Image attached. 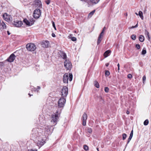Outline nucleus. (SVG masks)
<instances>
[{
  "instance_id": "f257e3e1",
  "label": "nucleus",
  "mask_w": 151,
  "mask_h": 151,
  "mask_svg": "<svg viewBox=\"0 0 151 151\" xmlns=\"http://www.w3.org/2000/svg\"><path fill=\"white\" fill-rule=\"evenodd\" d=\"M32 132H34L33 133L32 135L34 137H36V138L35 143L40 148L45 143V140L41 136L43 135V134L42 133V130L38 128H35L33 129Z\"/></svg>"
},
{
  "instance_id": "f03ea898",
  "label": "nucleus",
  "mask_w": 151,
  "mask_h": 151,
  "mask_svg": "<svg viewBox=\"0 0 151 151\" xmlns=\"http://www.w3.org/2000/svg\"><path fill=\"white\" fill-rule=\"evenodd\" d=\"M60 113L61 111H59L57 110L55 114H53L51 115L52 120L51 122V123H53L52 126L55 125L57 124Z\"/></svg>"
},
{
  "instance_id": "7ed1b4c3",
  "label": "nucleus",
  "mask_w": 151,
  "mask_h": 151,
  "mask_svg": "<svg viewBox=\"0 0 151 151\" xmlns=\"http://www.w3.org/2000/svg\"><path fill=\"white\" fill-rule=\"evenodd\" d=\"M26 48L28 50L32 51L36 49V46L33 43H29L26 45Z\"/></svg>"
},
{
  "instance_id": "20e7f679",
  "label": "nucleus",
  "mask_w": 151,
  "mask_h": 151,
  "mask_svg": "<svg viewBox=\"0 0 151 151\" xmlns=\"http://www.w3.org/2000/svg\"><path fill=\"white\" fill-rule=\"evenodd\" d=\"M66 99L63 97L60 98L58 100V106L59 108H63L65 103Z\"/></svg>"
},
{
  "instance_id": "39448f33",
  "label": "nucleus",
  "mask_w": 151,
  "mask_h": 151,
  "mask_svg": "<svg viewBox=\"0 0 151 151\" xmlns=\"http://www.w3.org/2000/svg\"><path fill=\"white\" fill-rule=\"evenodd\" d=\"M68 88L66 86L63 87L61 91V93L62 96L63 97H66L67 96L68 94Z\"/></svg>"
},
{
  "instance_id": "423d86ee",
  "label": "nucleus",
  "mask_w": 151,
  "mask_h": 151,
  "mask_svg": "<svg viewBox=\"0 0 151 151\" xmlns=\"http://www.w3.org/2000/svg\"><path fill=\"white\" fill-rule=\"evenodd\" d=\"M41 14L40 10L38 9H36L34 11L33 16L35 18H38Z\"/></svg>"
},
{
  "instance_id": "0eeeda50",
  "label": "nucleus",
  "mask_w": 151,
  "mask_h": 151,
  "mask_svg": "<svg viewBox=\"0 0 151 151\" xmlns=\"http://www.w3.org/2000/svg\"><path fill=\"white\" fill-rule=\"evenodd\" d=\"M64 66L67 70H71L72 67L71 63L69 60H66L64 62Z\"/></svg>"
},
{
  "instance_id": "6e6552de",
  "label": "nucleus",
  "mask_w": 151,
  "mask_h": 151,
  "mask_svg": "<svg viewBox=\"0 0 151 151\" xmlns=\"http://www.w3.org/2000/svg\"><path fill=\"white\" fill-rule=\"evenodd\" d=\"M3 17L4 19L7 22L11 21L12 20V18L11 16L5 13L3 15Z\"/></svg>"
},
{
  "instance_id": "1a4fd4ad",
  "label": "nucleus",
  "mask_w": 151,
  "mask_h": 151,
  "mask_svg": "<svg viewBox=\"0 0 151 151\" xmlns=\"http://www.w3.org/2000/svg\"><path fill=\"white\" fill-rule=\"evenodd\" d=\"M52 126H47L45 127V134L49 135L51 134L53 131V129H51Z\"/></svg>"
},
{
  "instance_id": "9d476101",
  "label": "nucleus",
  "mask_w": 151,
  "mask_h": 151,
  "mask_svg": "<svg viewBox=\"0 0 151 151\" xmlns=\"http://www.w3.org/2000/svg\"><path fill=\"white\" fill-rule=\"evenodd\" d=\"M13 25L16 27H20L22 24V22L21 21L19 20H16L14 21L13 23Z\"/></svg>"
},
{
  "instance_id": "9b49d317",
  "label": "nucleus",
  "mask_w": 151,
  "mask_h": 151,
  "mask_svg": "<svg viewBox=\"0 0 151 151\" xmlns=\"http://www.w3.org/2000/svg\"><path fill=\"white\" fill-rule=\"evenodd\" d=\"M33 4L37 7H40L42 6L41 2L40 0H35L33 2Z\"/></svg>"
},
{
  "instance_id": "f8f14e48",
  "label": "nucleus",
  "mask_w": 151,
  "mask_h": 151,
  "mask_svg": "<svg viewBox=\"0 0 151 151\" xmlns=\"http://www.w3.org/2000/svg\"><path fill=\"white\" fill-rule=\"evenodd\" d=\"M15 56L13 54H12L7 59V60L9 62H13L15 58Z\"/></svg>"
},
{
  "instance_id": "ddd939ff",
  "label": "nucleus",
  "mask_w": 151,
  "mask_h": 151,
  "mask_svg": "<svg viewBox=\"0 0 151 151\" xmlns=\"http://www.w3.org/2000/svg\"><path fill=\"white\" fill-rule=\"evenodd\" d=\"M23 22L27 25L29 26H31L34 24V21H31L30 22L26 19H24L23 20Z\"/></svg>"
},
{
  "instance_id": "4468645a",
  "label": "nucleus",
  "mask_w": 151,
  "mask_h": 151,
  "mask_svg": "<svg viewBox=\"0 0 151 151\" xmlns=\"http://www.w3.org/2000/svg\"><path fill=\"white\" fill-rule=\"evenodd\" d=\"M42 46L44 48H47L50 45V43L47 40L43 41L42 44Z\"/></svg>"
},
{
  "instance_id": "2eb2a0df",
  "label": "nucleus",
  "mask_w": 151,
  "mask_h": 151,
  "mask_svg": "<svg viewBox=\"0 0 151 151\" xmlns=\"http://www.w3.org/2000/svg\"><path fill=\"white\" fill-rule=\"evenodd\" d=\"M63 81L65 83H68V76L67 74H65L63 77Z\"/></svg>"
},
{
  "instance_id": "dca6fc26",
  "label": "nucleus",
  "mask_w": 151,
  "mask_h": 151,
  "mask_svg": "<svg viewBox=\"0 0 151 151\" xmlns=\"http://www.w3.org/2000/svg\"><path fill=\"white\" fill-rule=\"evenodd\" d=\"M139 39L140 42H143L145 40V37L143 35H139Z\"/></svg>"
},
{
  "instance_id": "f3484780",
  "label": "nucleus",
  "mask_w": 151,
  "mask_h": 151,
  "mask_svg": "<svg viewBox=\"0 0 151 151\" xmlns=\"http://www.w3.org/2000/svg\"><path fill=\"white\" fill-rule=\"evenodd\" d=\"M111 51L109 50H108L105 52L104 54V55L105 58L107 57L109 55V54L110 53Z\"/></svg>"
},
{
  "instance_id": "a211bd4d",
  "label": "nucleus",
  "mask_w": 151,
  "mask_h": 151,
  "mask_svg": "<svg viewBox=\"0 0 151 151\" xmlns=\"http://www.w3.org/2000/svg\"><path fill=\"white\" fill-rule=\"evenodd\" d=\"M138 15L139 16L142 20L144 18L143 16V13L141 11H139Z\"/></svg>"
},
{
  "instance_id": "6ab92c4d",
  "label": "nucleus",
  "mask_w": 151,
  "mask_h": 151,
  "mask_svg": "<svg viewBox=\"0 0 151 151\" xmlns=\"http://www.w3.org/2000/svg\"><path fill=\"white\" fill-rule=\"evenodd\" d=\"M87 119V115L86 113H84L83 116V120L86 121Z\"/></svg>"
},
{
  "instance_id": "aec40b11",
  "label": "nucleus",
  "mask_w": 151,
  "mask_h": 151,
  "mask_svg": "<svg viewBox=\"0 0 151 151\" xmlns=\"http://www.w3.org/2000/svg\"><path fill=\"white\" fill-rule=\"evenodd\" d=\"M1 25L2 26L3 29H6V25L3 22H2L1 23Z\"/></svg>"
},
{
  "instance_id": "412c9836",
  "label": "nucleus",
  "mask_w": 151,
  "mask_h": 151,
  "mask_svg": "<svg viewBox=\"0 0 151 151\" xmlns=\"http://www.w3.org/2000/svg\"><path fill=\"white\" fill-rule=\"evenodd\" d=\"M92 3L96 4L97 3L100 1V0H89Z\"/></svg>"
},
{
  "instance_id": "4be33fe9",
  "label": "nucleus",
  "mask_w": 151,
  "mask_h": 151,
  "mask_svg": "<svg viewBox=\"0 0 151 151\" xmlns=\"http://www.w3.org/2000/svg\"><path fill=\"white\" fill-rule=\"evenodd\" d=\"M94 84L95 86L97 88L99 87V85L98 83L96 81H95L94 82Z\"/></svg>"
},
{
  "instance_id": "5701e85b",
  "label": "nucleus",
  "mask_w": 151,
  "mask_h": 151,
  "mask_svg": "<svg viewBox=\"0 0 151 151\" xmlns=\"http://www.w3.org/2000/svg\"><path fill=\"white\" fill-rule=\"evenodd\" d=\"M145 34L146 35H147L148 38L149 39H150V36H149V32L147 31L146 30H145Z\"/></svg>"
},
{
  "instance_id": "b1692460",
  "label": "nucleus",
  "mask_w": 151,
  "mask_h": 151,
  "mask_svg": "<svg viewBox=\"0 0 151 151\" xmlns=\"http://www.w3.org/2000/svg\"><path fill=\"white\" fill-rule=\"evenodd\" d=\"M69 80L70 81H72L73 78V75L72 73H70L69 74Z\"/></svg>"
},
{
  "instance_id": "393cba45",
  "label": "nucleus",
  "mask_w": 151,
  "mask_h": 151,
  "mask_svg": "<svg viewBox=\"0 0 151 151\" xmlns=\"http://www.w3.org/2000/svg\"><path fill=\"white\" fill-rule=\"evenodd\" d=\"M132 137H131V136H129V138H128V140H127V144L126 145V147H127V144L129 143V142H130V141L131 140V139L132 138Z\"/></svg>"
},
{
  "instance_id": "a878e982",
  "label": "nucleus",
  "mask_w": 151,
  "mask_h": 151,
  "mask_svg": "<svg viewBox=\"0 0 151 151\" xmlns=\"http://www.w3.org/2000/svg\"><path fill=\"white\" fill-rule=\"evenodd\" d=\"M122 139H123V140H124L126 139V138L127 137V135L126 134L123 133L122 134Z\"/></svg>"
},
{
  "instance_id": "bb28decb",
  "label": "nucleus",
  "mask_w": 151,
  "mask_h": 151,
  "mask_svg": "<svg viewBox=\"0 0 151 151\" xmlns=\"http://www.w3.org/2000/svg\"><path fill=\"white\" fill-rule=\"evenodd\" d=\"M136 36L135 35L133 34L131 35V38L133 40H135L136 39Z\"/></svg>"
},
{
  "instance_id": "cd10ccee",
  "label": "nucleus",
  "mask_w": 151,
  "mask_h": 151,
  "mask_svg": "<svg viewBox=\"0 0 151 151\" xmlns=\"http://www.w3.org/2000/svg\"><path fill=\"white\" fill-rule=\"evenodd\" d=\"M149 123V121L148 119H146L144 122V124L145 125H147Z\"/></svg>"
},
{
  "instance_id": "c85d7f7f",
  "label": "nucleus",
  "mask_w": 151,
  "mask_h": 151,
  "mask_svg": "<svg viewBox=\"0 0 151 151\" xmlns=\"http://www.w3.org/2000/svg\"><path fill=\"white\" fill-rule=\"evenodd\" d=\"M101 37L100 36H99L98 37V39L97 42V44L99 45L100 42L101 40Z\"/></svg>"
},
{
  "instance_id": "c756f323",
  "label": "nucleus",
  "mask_w": 151,
  "mask_h": 151,
  "mask_svg": "<svg viewBox=\"0 0 151 151\" xmlns=\"http://www.w3.org/2000/svg\"><path fill=\"white\" fill-rule=\"evenodd\" d=\"M110 72L108 70H106L105 75L106 76H108L110 75Z\"/></svg>"
},
{
  "instance_id": "7c9ffc66",
  "label": "nucleus",
  "mask_w": 151,
  "mask_h": 151,
  "mask_svg": "<svg viewBox=\"0 0 151 151\" xmlns=\"http://www.w3.org/2000/svg\"><path fill=\"white\" fill-rule=\"evenodd\" d=\"M95 12V10H94L92 12H91L88 14V16H91L92 15H93V14H94V13Z\"/></svg>"
},
{
  "instance_id": "2f4dec72",
  "label": "nucleus",
  "mask_w": 151,
  "mask_h": 151,
  "mask_svg": "<svg viewBox=\"0 0 151 151\" xmlns=\"http://www.w3.org/2000/svg\"><path fill=\"white\" fill-rule=\"evenodd\" d=\"M84 149L85 150H87L88 149V146L86 145H84L83 146Z\"/></svg>"
},
{
  "instance_id": "473e14b6",
  "label": "nucleus",
  "mask_w": 151,
  "mask_h": 151,
  "mask_svg": "<svg viewBox=\"0 0 151 151\" xmlns=\"http://www.w3.org/2000/svg\"><path fill=\"white\" fill-rule=\"evenodd\" d=\"M62 57L63 58V59H66V57H67L66 54L64 53H63V56H62Z\"/></svg>"
},
{
  "instance_id": "72a5a7b5",
  "label": "nucleus",
  "mask_w": 151,
  "mask_h": 151,
  "mask_svg": "<svg viewBox=\"0 0 151 151\" xmlns=\"http://www.w3.org/2000/svg\"><path fill=\"white\" fill-rule=\"evenodd\" d=\"M87 132L89 133H91L92 132V129L91 128H88L87 129Z\"/></svg>"
},
{
  "instance_id": "f704fd0d",
  "label": "nucleus",
  "mask_w": 151,
  "mask_h": 151,
  "mask_svg": "<svg viewBox=\"0 0 151 151\" xmlns=\"http://www.w3.org/2000/svg\"><path fill=\"white\" fill-rule=\"evenodd\" d=\"M146 53V51L145 50L143 49L142 51V55H145Z\"/></svg>"
},
{
  "instance_id": "c9c22d12",
  "label": "nucleus",
  "mask_w": 151,
  "mask_h": 151,
  "mask_svg": "<svg viewBox=\"0 0 151 151\" xmlns=\"http://www.w3.org/2000/svg\"><path fill=\"white\" fill-rule=\"evenodd\" d=\"M109 88L108 87H105L104 88L105 91L106 93H108L109 91Z\"/></svg>"
},
{
  "instance_id": "e433bc0d",
  "label": "nucleus",
  "mask_w": 151,
  "mask_h": 151,
  "mask_svg": "<svg viewBox=\"0 0 151 151\" xmlns=\"http://www.w3.org/2000/svg\"><path fill=\"white\" fill-rule=\"evenodd\" d=\"M40 86H38L37 87V88H34V91H38V90H40Z\"/></svg>"
},
{
  "instance_id": "4c0bfd02",
  "label": "nucleus",
  "mask_w": 151,
  "mask_h": 151,
  "mask_svg": "<svg viewBox=\"0 0 151 151\" xmlns=\"http://www.w3.org/2000/svg\"><path fill=\"white\" fill-rule=\"evenodd\" d=\"M52 26H53V27L55 29V30H56V28L55 27V26L54 22L53 21H52Z\"/></svg>"
},
{
  "instance_id": "58836bf2",
  "label": "nucleus",
  "mask_w": 151,
  "mask_h": 151,
  "mask_svg": "<svg viewBox=\"0 0 151 151\" xmlns=\"http://www.w3.org/2000/svg\"><path fill=\"white\" fill-rule=\"evenodd\" d=\"M136 47L138 49H139L140 48V46L139 45V44H136Z\"/></svg>"
},
{
  "instance_id": "ea45409f",
  "label": "nucleus",
  "mask_w": 151,
  "mask_h": 151,
  "mask_svg": "<svg viewBox=\"0 0 151 151\" xmlns=\"http://www.w3.org/2000/svg\"><path fill=\"white\" fill-rule=\"evenodd\" d=\"M146 79V78L145 76H143L142 78V81L143 83H144V82L145 81Z\"/></svg>"
},
{
  "instance_id": "a19ab883",
  "label": "nucleus",
  "mask_w": 151,
  "mask_h": 151,
  "mask_svg": "<svg viewBox=\"0 0 151 151\" xmlns=\"http://www.w3.org/2000/svg\"><path fill=\"white\" fill-rule=\"evenodd\" d=\"M71 40L73 41H75L76 40V38L75 37H73L71 38Z\"/></svg>"
},
{
  "instance_id": "79ce46f5",
  "label": "nucleus",
  "mask_w": 151,
  "mask_h": 151,
  "mask_svg": "<svg viewBox=\"0 0 151 151\" xmlns=\"http://www.w3.org/2000/svg\"><path fill=\"white\" fill-rule=\"evenodd\" d=\"M4 65V63L3 62H0V68H1Z\"/></svg>"
},
{
  "instance_id": "37998d69",
  "label": "nucleus",
  "mask_w": 151,
  "mask_h": 151,
  "mask_svg": "<svg viewBox=\"0 0 151 151\" xmlns=\"http://www.w3.org/2000/svg\"><path fill=\"white\" fill-rule=\"evenodd\" d=\"M132 75L130 74H129L127 75V77L129 78H132Z\"/></svg>"
},
{
  "instance_id": "c03bdc74",
  "label": "nucleus",
  "mask_w": 151,
  "mask_h": 151,
  "mask_svg": "<svg viewBox=\"0 0 151 151\" xmlns=\"http://www.w3.org/2000/svg\"><path fill=\"white\" fill-rule=\"evenodd\" d=\"M104 32H103V31H102L99 36H100V37H101L104 35Z\"/></svg>"
},
{
  "instance_id": "a18cd8bd",
  "label": "nucleus",
  "mask_w": 151,
  "mask_h": 151,
  "mask_svg": "<svg viewBox=\"0 0 151 151\" xmlns=\"http://www.w3.org/2000/svg\"><path fill=\"white\" fill-rule=\"evenodd\" d=\"M46 3L47 4H49L50 3V0H47L45 1Z\"/></svg>"
},
{
  "instance_id": "49530a36",
  "label": "nucleus",
  "mask_w": 151,
  "mask_h": 151,
  "mask_svg": "<svg viewBox=\"0 0 151 151\" xmlns=\"http://www.w3.org/2000/svg\"><path fill=\"white\" fill-rule=\"evenodd\" d=\"M138 27V24H137L135 26H132V27H131V28L133 29L135 28H136Z\"/></svg>"
},
{
  "instance_id": "de8ad7c7",
  "label": "nucleus",
  "mask_w": 151,
  "mask_h": 151,
  "mask_svg": "<svg viewBox=\"0 0 151 151\" xmlns=\"http://www.w3.org/2000/svg\"><path fill=\"white\" fill-rule=\"evenodd\" d=\"M86 121L83 120V126H85L86 124Z\"/></svg>"
},
{
  "instance_id": "09e8293b",
  "label": "nucleus",
  "mask_w": 151,
  "mask_h": 151,
  "mask_svg": "<svg viewBox=\"0 0 151 151\" xmlns=\"http://www.w3.org/2000/svg\"><path fill=\"white\" fill-rule=\"evenodd\" d=\"M37 150L36 149H35V150L33 149H30V150H28L27 151H37Z\"/></svg>"
},
{
  "instance_id": "8fccbe9b",
  "label": "nucleus",
  "mask_w": 151,
  "mask_h": 151,
  "mask_svg": "<svg viewBox=\"0 0 151 151\" xmlns=\"http://www.w3.org/2000/svg\"><path fill=\"white\" fill-rule=\"evenodd\" d=\"M133 135V130H132L131 131V132L130 133V135L129 136H131V137H132Z\"/></svg>"
},
{
  "instance_id": "3c124183",
  "label": "nucleus",
  "mask_w": 151,
  "mask_h": 151,
  "mask_svg": "<svg viewBox=\"0 0 151 151\" xmlns=\"http://www.w3.org/2000/svg\"><path fill=\"white\" fill-rule=\"evenodd\" d=\"M117 66H118V72H119V63H118L117 64Z\"/></svg>"
},
{
  "instance_id": "603ef678",
  "label": "nucleus",
  "mask_w": 151,
  "mask_h": 151,
  "mask_svg": "<svg viewBox=\"0 0 151 151\" xmlns=\"http://www.w3.org/2000/svg\"><path fill=\"white\" fill-rule=\"evenodd\" d=\"M52 36L53 37H55V35L54 33H52Z\"/></svg>"
},
{
  "instance_id": "864d4df0",
  "label": "nucleus",
  "mask_w": 151,
  "mask_h": 151,
  "mask_svg": "<svg viewBox=\"0 0 151 151\" xmlns=\"http://www.w3.org/2000/svg\"><path fill=\"white\" fill-rule=\"evenodd\" d=\"M106 29V27H104L103 28V29L102 30V31H103V32H104V30Z\"/></svg>"
},
{
  "instance_id": "5fc2aeb1",
  "label": "nucleus",
  "mask_w": 151,
  "mask_h": 151,
  "mask_svg": "<svg viewBox=\"0 0 151 151\" xmlns=\"http://www.w3.org/2000/svg\"><path fill=\"white\" fill-rule=\"evenodd\" d=\"M109 65V63H106V67H108V65Z\"/></svg>"
},
{
  "instance_id": "6e6d98bb",
  "label": "nucleus",
  "mask_w": 151,
  "mask_h": 151,
  "mask_svg": "<svg viewBox=\"0 0 151 151\" xmlns=\"http://www.w3.org/2000/svg\"><path fill=\"white\" fill-rule=\"evenodd\" d=\"M126 113H127V114H129V112L127 110V112H126Z\"/></svg>"
},
{
  "instance_id": "4d7b16f0",
  "label": "nucleus",
  "mask_w": 151,
  "mask_h": 151,
  "mask_svg": "<svg viewBox=\"0 0 151 151\" xmlns=\"http://www.w3.org/2000/svg\"><path fill=\"white\" fill-rule=\"evenodd\" d=\"M7 33L8 35H9L10 34V33H9V32L8 31H7Z\"/></svg>"
},
{
  "instance_id": "13d9d810",
  "label": "nucleus",
  "mask_w": 151,
  "mask_h": 151,
  "mask_svg": "<svg viewBox=\"0 0 151 151\" xmlns=\"http://www.w3.org/2000/svg\"><path fill=\"white\" fill-rule=\"evenodd\" d=\"M28 95L29 96H31L32 95H31L29 93H28Z\"/></svg>"
},
{
  "instance_id": "bf43d9fd",
  "label": "nucleus",
  "mask_w": 151,
  "mask_h": 151,
  "mask_svg": "<svg viewBox=\"0 0 151 151\" xmlns=\"http://www.w3.org/2000/svg\"><path fill=\"white\" fill-rule=\"evenodd\" d=\"M135 14H136L137 15H138V14H137V13H136H136H135Z\"/></svg>"
},
{
  "instance_id": "052dcab7",
  "label": "nucleus",
  "mask_w": 151,
  "mask_h": 151,
  "mask_svg": "<svg viewBox=\"0 0 151 151\" xmlns=\"http://www.w3.org/2000/svg\"><path fill=\"white\" fill-rule=\"evenodd\" d=\"M97 151H99V149H98V148H97Z\"/></svg>"
},
{
  "instance_id": "680f3d73",
  "label": "nucleus",
  "mask_w": 151,
  "mask_h": 151,
  "mask_svg": "<svg viewBox=\"0 0 151 151\" xmlns=\"http://www.w3.org/2000/svg\"><path fill=\"white\" fill-rule=\"evenodd\" d=\"M74 32L76 33V31H74Z\"/></svg>"
}]
</instances>
